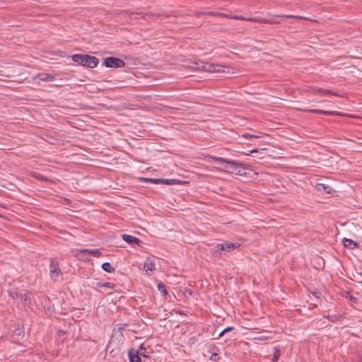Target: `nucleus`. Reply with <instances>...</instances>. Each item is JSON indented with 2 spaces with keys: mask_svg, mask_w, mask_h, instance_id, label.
<instances>
[{
  "mask_svg": "<svg viewBox=\"0 0 362 362\" xmlns=\"http://www.w3.org/2000/svg\"><path fill=\"white\" fill-rule=\"evenodd\" d=\"M71 59L75 63L88 68H95L99 63L97 57L88 54H76L71 56Z\"/></svg>",
  "mask_w": 362,
  "mask_h": 362,
  "instance_id": "nucleus-1",
  "label": "nucleus"
},
{
  "mask_svg": "<svg viewBox=\"0 0 362 362\" xmlns=\"http://www.w3.org/2000/svg\"><path fill=\"white\" fill-rule=\"evenodd\" d=\"M194 65V68L197 69H200L205 71L209 72H229V67L223 66L219 64H211L208 62H204L202 61H194L193 62Z\"/></svg>",
  "mask_w": 362,
  "mask_h": 362,
  "instance_id": "nucleus-2",
  "label": "nucleus"
},
{
  "mask_svg": "<svg viewBox=\"0 0 362 362\" xmlns=\"http://www.w3.org/2000/svg\"><path fill=\"white\" fill-rule=\"evenodd\" d=\"M211 159L217 161L218 163H227L226 166L223 167V170L227 173H236L238 175H242L241 172V168L238 166V163L235 161H232L230 160L216 157V156H211L210 157Z\"/></svg>",
  "mask_w": 362,
  "mask_h": 362,
  "instance_id": "nucleus-3",
  "label": "nucleus"
},
{
  "mask_svg": "<svg viewBox=\"0 0 362 362\" xmlns=\"http://www.w3.org/2000/svg\"><path fill=\"white\" fill-rule=\"evenodd\" d=\"M241 245V243H230V242H224L223 243L218 244L215 247L211 249V252L219 257H221L223 255V252H231L232 250L239 247Z\"/></svg>",
  "mask_w": 362,
  "mask_h": 362,
  "instance_id": "nucleus-4",
  "label": "nucleus"
},
{
  "mask_svg": "<svg viewBox=\"0 0 362 362\" xmlns=\"http://www.w3.org/2000/svg\"><path fill=\"white\" fill-rule=\"evenodd\" d=\"M84 255H92L95 257L102 256V253L99 249H78L74 251V257L80 260H86Z\"/></svg>",
  "mask_w": 362,
  "mask_h": 362,
  "instance_id": "nucleus-5",
  "label": "nucleus"
},
{
  "mask_svg": "<svg viewBox=\"0 0 362 362\" xmlns=\"http://www.w3.org/2000/svg\"><path fill=\"white\" fill-rule=\"evenodd\" d=\"M146 350L144 345L142 344L139 346V351H135L133 349H130L128 351V356L130 362H141L140 356H146L145 353L141 352V350Z\"/></svg>",
  "mask_w": 362,
  "mask_h": 362,
  "instance_id": "nucleus-6",
  "label": "nucleus"
},
{
  "mask_svg": "<svg viewBox=\"0 0 362 362\" xmlns=\"http://www.w3.org/2000/svg\"><path fill=\"white\" fill-rule=\"evenodd\" d=\"M103 64L108 68H122L125 66L123 60L112 57L105 59Z\"/></svg>",
  "mask_w": 362,
  "mask_h": 362,
  "instance_id": "nucleus-7",
  "label": "nucleus"
},
{
  "mask_svg": "<svg viewBox=\"0 0 362 362\" xmlns=\"http://www.w3.org/2000/svg\"><path fill=\"white\" fill-rule=\"evenodd\" d=\"M49 272L51 279L55 281H57L59 276L62 275L59 263L54 259H52L50 262Z\"/></svg>",
  "mask_w": 362,
  "mask_h": 362,
  "instance_id": "nucleus-8",
  "label": "nucleus"
},
{
  "mask_svg": "<svg viewBox=\"0 0 362 362\" xmlns=\"http://www.w3.org/2000/svg\"><path fill=\"white\" fill-rule=\"evenodd\" d=\"M122 237V239L125 242H127L129 244H135V245H139L141 243H142L141 240H140L136 237L131 235L123 234Z\"/></svg>",
  "mask_w": 362,
  "mask_h": 362,
  "instance_id": "nucleus-9",
  "label": "nucleus"
},
{
  "mask_svg": "<svg viewBox=\"0 0 362 362\" xmlns=\"http://www.w3.org/2000/svg\"><path fill=\"white\" fill-rule=\"evenodd\" d=\"M244 21H250V22H255V23H267V24H274L276 23L275 21L263 18H245Z\"/></svg>",
  "mask_w": 362,
  "mask_h": 362,
  "instance_id": "nucleus-10",
  "label": "nucleus"
},
{
  "mask_svg": "<svg viewBox=\"0 0 362 362\" xmlns=\"http://www.w3.org/2000/svg\"><path fill=\"white\" fill-rule=\"evenodd\" d=\"M37 78L42 81H52L57 79V75H52L47 73H41L38 74Z\"/></svg>",
  "mask_w": 362,
  "mask_h": 362,
  "instance_id": "nucleus-11",
  "label": "nucleus"
},
{
  "mask_svg": "<svg viewBox=\"0 0 362 362\" xmlns=\"http://www.w3.org/2000/svg\"><path fill=\"white\" fill-rule=\"evenodd\" d=\"M307 111L310 112H312V113L322 114V115H341L338 112L326 111V110H317V109L308 110Z\"/></svg>",
  "mask_w": 362,
  "mask_h": 362,
  "instance_id": "nucleus-12",
  "label": "nucleus"
},
{
  "mask_svg": "<svg viewBox=\"0 0 362 362\" xmlns=\"http://www.w3.org/2000/svg\"><path fill=\"white\" fill-rule=\"evenodd\" d=\"M344 246L350 249H354L358 247V244L351 239L344 238L342 240Z\"/></svg>",
  "mask_w": 362,
  "mask_h": 362,
  "instance_id": "nucleus-13",
  "label": "nucleus"
},
{
  "mask_svg": "<svg viewBox=\"0 0 362 362\" xmlns=\"http://www.w3.org/2000/svg\"><path fill=\"white\" fill-rule=\"evenodd\" d=\"M155 262L150 259H147L144 265V269L147 272L155 270Z\"/></svg>",
  "mask_w": 362,
  "mask_h": 362,
  "instance_id": "nucleus-14",
  "label": "nucleus"
},
{
  "mask_svg": "<svg viewBox=\"0 0 362 362\" xmlns=\"http://www.w3.org/2000/svg\"><path fill=\"white\" fill-rule=\"evenodd\" d=\"M316 188L318 191H325L329 194L331 193L332 191V189L330 186L327 185L325 184H322V183L317 184Z\"/></svg>",
  "mask_w": 362,
  "mask_h": 362,
  "instance_id": "nucleus-15",
  "label": "nucleus"
},
{
  "mask_svg": "<svg viewBox=\"0 0 362 362\" xmlns=\"http://www.w3.org/2000/svg\"><path fill=\"white\" fill-rule=\"evenodd\" d=\"M145 18V15L142 12H131L129 13V18L132 20H141Z\"/></svg>",
  "mask_w": 362,
  "mask_h": 362,
  "instance_id": "nucleus-16",
  "label": "nucleus"
},
{
  "mask_svg": "<svg viewBox=\"0 0 362 362\" xmlns=\"http://www.w3.org/2000/svg\"><path fill=\"white\" fill-rule=\"evenodd\" d=\"M103 269L107 273H114L115 272V268L109 262H105L102 264Z\"/></svg>",
  "mask_w": 362,
  "mask_h": 362,
  "instance_id": "nucleus-17",
  "label": "nucleus"
},
{
  "mask_svg": "<svg viewBox=\"0 0 362 362\" xmlns=\"http://www.w3.org/2000/svg\"><path fill=\"white\" fill-rule=\"evenodd\" d=\"M20 298L21 299V301L25 304L28 305L30 303V300L29 298V296L27 293H20Z\"/></svg>",
  "mask_w": 362,
  "mask_h": 362,
  "instance_id": "nucleus-18",
  "label": "nucleus"
},
{
  "mask_svg": "<svg viewBox=\"0 0 362 362\" xmlns=\"http://www.w3.org/2000/svg\"><path fill=\"white\" fill-rule=\"evenodd\" d=\"M274 356L272 358V361L273 362H276L279 360V357H280V355H281V351H280V349L275 346L274 347Z\"/></svg>",
  "mask_w": 362,
  "mask_h": 362,
  "instance_id": "nucleus-19",
  "label": "nucleus"
},
{
  "mask_svg": "<svg viewBox=\"0 0 362 362\" xmlns=\"http://www.w3.org/2000/svg\"><path fill=\"white\" fill-rule=\"evenodd\" d=\"M221 17H225V18H231V19L241 20V21L245 20V17H243L240 16H230V15L226 14V13H223V16H221Z\"/></svg>",
  "mask_w": 362,
  "mask_h": 362,
  "instance_id": "nucleus-20",
  "label": "nucleus"
},
{
  "mask_svg": "<svg viewBox=\"0 0 362 362\" xmlns=\"http://www.w3.org/2000/svg\"><path fill=\"white\" fill-rule=\"evenodd\" d=\"M127 326V324H119L117 325V332H119V337L123 338L122 331L125 329V327Z\"/></svg>",
  "mask_w": 362,
  "mask_h": 362,
  "instance_id": "nucleus-21",
  "label": "nucleus"
},
{
  "mask_svg": "<svg viewBox=\"0 0 362 362\" xmlns=\"http://www.w3.org/2000/svg\"><path fill=\"white\" fill-rule=\"evenodd\" d=\"M200 14H202V15H211V16H219V17H221V16H223V13H220V12H206V13H201Z\"/></svg>",
  "mask_w": 362,
  "mask_h": 362,
  "instance_id": "nucleus-22",
  "label": "nucleus"
},
{
  "mask_svg": "<svg viewBox=\"0 0 362 362\" xmlns=\"http://www.w3.org/2000/svg\"><path fill=\"white\" fill-rule=\"evenodd\" d=\"M243 137L245 139H251V138H260L259 135L251 134L249 133H245L243 134Z\"/></svg>",
  "mask_w": 362,
  "mask_h": 362,
  "instance_id": "nucleus-23",
  "label": "nucleus"
},
{
  "mask_svg": "<svg viewBox=\"0 0 362 362\" xmlns=\"http://www.w3.org/2000/svg\"><path fill=\"white\" fill-rule=\"evenodd\" d=\"M33 177H35V178L40 180H42V181H47V179L46 177H45L44 176H42V175L37 173H33Z\"/></svg>",
  "mask_w": 362,
  "mask_h": 362,
  "instance_id": "nucleus-24",
  "label": "nucleus"
},
{
  "mask_svg": "<svg viewBox=\"0 0 362 362\" xmlns=\"http://www.w3.org/2000/svg\"><path fill=\"white\" fill-rule=\"evenodd\" d=\"M158 288L160 291L162 293H164V295L167 293V291H165V286L163 284L160 283L158 284Z\"/></svg>",
  "mask_w": 362,
  "mask_h": 362,
  "instance_id": "nucleus-25",
  "label": "nucleus"
},
{
  "mask_svg": "<svg viewBox=\"0 0 362 362\" xmlns=\"http://www.w3.org/2000/svg\"><path fill=\"white\" fill-rule=\"evenodd\" d=\"M325 93L326 94H329V95H335V96H337V97H342L341 95H339L334 91H332V90H325Z\"/></svg>",
  "mask_w": 362,
  "mask_h": 362,
  "instance_id": "nucleus-26",
  "label": "nucleus"
},
{
  "mask_svg": "<svg viewBox=\"0 0 362 362\" xmlns=\"http://www.w3.org/2000/svg\"><path fill=\"white\" fill-rule=\"evenodd\" d=\"M220 358L219 356L216 353H213L210 357V359L214 361H218Z\"/></svg>",
  "mask_w": 362,
  "mask_h": 362,
  "instance_id": "nucleus-27",
  "label": "nucleus"
},
{
  "mask_svg": "<svg viewBox=\"0 0 362 362\" xmlns=\"http://www.w3.org/2000/svg\"><path fill=\"white\" fill-rule=\"evenodd\" d=\"M161 184L172 185L175 182V180L163 179Z\"/></svg>",
  "mask_w": 362,
  "mask_h": 362,
  "instance_id": "nucleus-28",
  "label": "nucleus"
},
{
  "mask_svg": "<svg viewBox=\"0 0 362 362\" xmlns=\"http://www.w3.org/2000/svg\"><path fill=\"white\" fill-rule=\"evenodd\" d=\"M110 354H112L113 356H116L117 354H119L120 350L119 348L117 349H112L110 350Z\"/></svg>",
  "mask_w": 362,
  "mask_h": 362,
  "instance_id": "nucleus-29",
  "label": "nucleus"
},
{
  "mask_svg": "<svg viewBox=\"0 0 362 362\" xmlns=\"http://www.w3.org/2000/svg\"><path fill=\"white\" fill-rule=\"evenodd\" d=\"M115 285L113 283L107 282L104 283V287L109 288H115Z\"/></svg>",
  "mask_w": 362,
  "mask_h": 362,
  "instance_id": "nucleus-30",
  "label": "nucleus"
},
{
  "mask_svg": "<svg viewBox=\"0 0 362 362\" xmlns=\"http://www.w3.org/2000/svg\"><path fill=\"white\" fill-rule=\"evenodd\" d=\"M149 180L154 184H161L163 181V179H150Z\"/></svg>",
  "mask_w": 362,
  "mask_h": 362,
  "instance_id": "nucleus-31",
  "label": "nucleus"
},
{
  "mask_svg": "<svg viewBox=\"0 0 362 362\" xmlns=\"http://www.w3.org/2000/svg\"><path fill=\"white\" fill-rule=\"evenodd\" d=\"M284 17H287V18H299V19H305V18H303L301 16H291V15H288V16H283Z\"/></svg>",
  "mask_w": 362,
  "mask_h": 362,
  "instance_id": "nucleus-32",
  "label": "nucleus"
},
{
  "mask_svg": "<svg viewBox=\"0 0 362 362\" xmlns=\"http://www.w3.org/2000/svg\"><path fill=\"white\" fill-rule=\"evenodd\" d=\"M313 91L325 93V89L320 88H313Z\"/></svg>",
  "mask_w": 362,
  "mask_h": 362,
  "instance_id": "nucleus-33",
  "label": "nucleus"
},
{
  "mask_svg": "<svg viewBox=\"0 0 362 362\" xmlns=\"http://www.w3.org/2000/svg\"><path fill=\"white\" fill-rule=\"evenodd\" d=\"M175 110H177V109L173 108V107H168L166 112L169 114H171V113H173Z\"/></svg>",
  "mask_w": 362,
  "mask_h": 362,
  "instance_id": "nucleus-34",
  "label": "nucleus"
},
{
  "mask_svg": "<svg viewBox=\"0 0 362 362\" xmlns=\"http://www.w3.org/2000/svg\"><path fill=\"white\" fill-rule=\"evenodd\" d=\"M233 329H234L233 327H226V329H223V332L227 333V332H230V331H232Z\"/></svg>",
  "mask_w": 362,
  "mask_h": 362,
  "instance_id": "nucleus-35",
  "label": "nucleus"
},
{
  "mask_svg": "<svg viewBox=\"0 0 362 362\" xmlns=\"http://www.w3.org/2000/svg\"><path fill=\"white\" fill-rule=\"evenodd\" d=\"M324 317H326V318L329 319L331 321H334V318H335V316L324 315Z\"/></svg>",
  "mask_w": 362,
  "mask_h": 362,
  "instance_id": "nucleus-36",
  "label": "nucleus"
},
{
  "mask_svg": "<svg viewBox=\"0 0 362 362\" xmlns=\"http://www.w3.org/2000/svg\"><path fill=\"white\" fill-rule=\"evenodd\" d=\"M349 298V300L352 302H355L356 300V298L355 297H353L351 296H350L349 293H348V296H346V298Z\"/></svg>",
  "mask_w": 362,
  "mask_h": 362,
  "instance_id": "nucleus-37",
  "label": "nucleus"
},
{
  "mask_svg": "<svg viewBox=\"0 0 362 362\" xmlns=\"http://www.w3.org/2000/svg\"><path fill=\"white\" fill-rule=\"evenodd\" d=\"M112 338H113V336L112 337ZM112 339H111V341L107 344V349H110L112 347Z\"/></svg>",
  "mask_w": 362,
  "mask_h": 362,
  "instance_id": "nucleus-38",
  "label": "nucleus"
},
{
  "mask_svg": "<svg viewBox=\"0 0 362 362\" xmlns=\"http://www.w3.org/2000/svg\"><path fill=\"white\" fill-rule=\"evenodd\" d=\"M18 297H20V295L18 293H14L13 294H12L13 298H18Z\"/></svg>",
  "mask_w": 362,
  "mask_h": 362,
  "instance_id": "nucleus-39",
  "label": "nucleus"
},
{
  "mask_svg": "<svg viewBox=\"0 0 362 362\" xmlns=\"http://www.w3.org/2000/svg\"><path fill=\"white\" fill-rule=\"evenodd\" d=\"M97 286L98 287H104V283L99 282L97 284Z\"/></svg>",
  "mask_w": 362,
  "mask_h": 362,
  "instance_id": "nucleus-40",
  "label": "nucleus"
},
{
  "mask_svg": "<svg viewBox=\"0 0 362 362\" xmlns=\"http://www.w3.org/2000/svg\"><path fill=\"white\" fill-rule=\"evenodd\" d=\"M258 151H259V149L255 148V149H253V150L250 151V153H257Z\"/></svg>",
  "mask_w": 362,
  "mask_h": 362,
  "instance_id": "nucleus-41",
  "label": "nucleus"
},
{
  "mask_svg": "<svg viewBox=\"0 0 362 362\" xmlns=\"http://www.w3.org/2000/svg\"><path fill=\"white\" fill-rule=\"evenodd\" d=\"M226 334V332H223V330L218 334V338H221V337H223L224 334Z\"/></svg>",
  "mask_w": 362,
  "mask_h": 362,
  "instance_id": "nucleus-42",
  "label": "nucleus"
}]
</instances>
